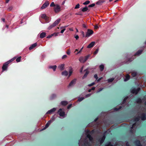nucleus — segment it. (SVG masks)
<instances>
[{
    "label": "nucleus",
    "instance_id": "f257e3e1",
    "mask_svg": "<svg viewBox=\"0 0 146 146\" xmlns=\"http://www.w3.org/2000/svg\"><path fill=\"white\" fill-rule=\"evenodd\" d=\"M95 132L94 130H92L91 131L89 130H87L86 131V135L87 137L89 139L90 141L92 142L94 140L93 137L91 136L90 134H92Z\"/></svg>",
    "mask_w": 146,
    "mask_h": 146
},
{
    "label": "nucleus",
    "instance_id": "f03ea898",
    "mask_svg": "<svg viewBox=\"0 0 146 146\" xmlns=\"http://www.w3.org/2000/svg\"><path fill=\"white\" fill-rule=\"evenodd\" d=\"M60 21V19H58L56 20L52 24L48 27V29L50 30L57 25L59 23Z\"/></svg>",
    "mask_w": 146,
    "mask_h": 146
},
{
    "label": "nucleus",
    "instance_id": "7ed1b4c3",
    "mask_svg": "<svg viewBox=\"0 0 146 146\" xmlns=\"http://www.w3.org/2000/svg\"><path fill=\"white\" fill-rule=\"evenodd\" d=\"M90 56V55L88 54L87 56H85L84 57H81L79 58V60L81 62L84 63L87 61Z\"/></svg>",
    "mask_w": 146,
    "mask_h": 146
},
{
    "label": "nucleus",
    "instance_id": "20e7f679",
    "mask_svg": "<svg viewBox=\"0 0 146 146\" xmlns=\"http://www.w3.org/2000/svg\"><path fill=\"white\" fill-rule=\"evenodd\" d=\"M94 33V31L92 30L88 29L86 32L85 35V37H88L90 36L91 35Z\"/></svg>",
    "mask_w": 146,
    "mask_h": 146
},
{
    "label": "nucleus",
    "instance_id": "39448f33",
    "mask_svg": "<svg viewBox=\"0 0 146 146\" xmlns=\"http://www.w3.org/2000/svg\"><path fill=\"white\" fill-rule=\"evenodd\" d=\"M106 137V136L104 134L101 137H100L98 139V141L100 142V143L101 144H102L104 142Z\"/></svg>",
    "mask_w": 146,
    "mask_h": 146
},
{
    "label": "nucleus",
    "instance_id": "423d86ee",
    "mask_svg": "<svg viewBox=\"0 0 146 146\" xmlns=\"http://www.w3.org/2000/svg\"><path fill=\"white\" fill-rule=\"evenodd\" d=\"M49 3L48 1H46L44 3L40 8V9H43L46 8L49 5Z\"/></svg>",
    "mask_w": 146,
    "mask_h": 146
},
{
    "label": "nucleus",
    "instance_id": "0eeeda50",
    "mask_svg": "<svg viewBox=\"0 0 146 146\" xmlns=\"http://www.w3.org/2000/svg\"><path fill=\"white\" fill-rule=\"evenodd\" d=\"M54 10L56 13H58L60 11V7L58 5H56L54 7Z\"/></svg>",
    "mask_w": 146,
    "mask_h": 146
},
{
    "label": "nucleus",
    "instance_id": "6e6552de",
    "mask_svg": "<svg viewBox=\"0 0 146 146\" xmlns=\"http://www.w3.org/2000/svg\"><path fill=\"white\" fill-rule=\"evenodd\" d=\"M9 64L7 62L5 63L2 67V69L3 71L6 70H7Z\"/></svg>",
    "mask_w": 146,
    "mask_h": 146
},
{
    "label": "nucleus",
    "instance_id": "1a4fd4ad",
    "mask_svg": "<svg viewBox=\"0 0 146 146\" xmlns=\"http://www.w3.org/2000/svg\"><path fill=\"white\" fill-rule=\"evenodd\" d=\"M58 113L59 114L60 116L61 117H63L65 115V112L62 111V109L61 108H60L58 112Z\"/></svg>",
    "mask_w": 146,
    "mask_h": 146
},
{
    "label": "nucleus",
    "instance_id": "9d476101",
    "mask_svg": "<svg viewBox=\"0 0 146 146\" xmlns=\"http://www.w3.org/2000/svg\"><path fill=\"white\" fill-rule=\"evenodd\" d=\"M134 143L136 146H142V145L141 143L140 142L139 140H136L134 142Z\"/></svg>",
    "mask_w": 146,
    "mask_h": 146
},
{
    "label": "nucleus",
    "instance_id": "9b49d317",
    "mask_svg": "<svg viewBox=\"0 0 146 146\" xmlns=\"http://www.w3.org/2000/svg\"><path fill=\"white\" fill-rule=\"evenodd\" d=\"M140 117L141 120H145L146 119V114L144 113H142Z\"/></svg>",
    "mask_w": 146,
    "mask_h": 146
},
{
    "label": "nucleus",
    "instance_id": "f8f14e48",
    "mask_svg": "<svg viewBox=\"0 0 146 146\" xmlns=\"http://www.w3.org/2000/svg\"><path fill=\"white\" fill-rule=\"evenodd\" d=\"M76 78H75L72 80V81H71L70 83L69 84V86H72L73 84H75L76 83Z\"/></svg>",
    "mask_w": 146,
    "mask_h": 146
},
{
    "label": "nucleus",
    "instance_id": "ddd939ff",
    "mask_svg": "<svg viewBox=\"0 0 146 146\" xmlns=\"http://www.w3.org/2000/svg\"><path fill=\"white\" fill-rule=\"evenodd\" d=\"M56 110V108H53L50 110L48 111L46 113L47 114H51L52 113L54 112Z\"/></svg>",
    "mask_w": 146,
    "mask_h": 146
},
{
    "label": "nucleus",
    "instance_id": "4468645a",
    "mask_svg": "<svg viewBox=\"0 0 146 146\" xmlns=\"http://www.w3.org/2000/svg\"><path fill=\"white\" fill-rule=\"evenodd\" d=\"M95 43L94 42H92L88 46L87 48H90L92 47L94 45Z\"/></svg>",
    "mask_w": 146,
    "mask_h": 146
},
{
    "label": "nucleus",
    "instance_id": "2eb2a0df",
    "mask_svg": "<svg viewBox=\"0 0 146 146\" xmlns=\"http://www.w3.org/2000/svg\"><path fill=\"white\" fill-rule=\"evenodd\" d=\"M37 46L36 43H35L32 44L31 46L29 48V49L31 50L34 48H35Z\"/></svg>",
    "mask_w": 146,
    "mask_h": 146
},
{
    "label": "nucleus",
    "instance_id": "dca6fc26",
    "mask_svg": "<svg viewBox=\"0 0 146 146\" xmlns=\"http://www.w3.org/2000/svg\"><path fill=\"white\" fill-rule=\"evenodd\" d=\"M131 92L133 94L135 93L136 94H137L138 92V90H137L135 88H133L131 90Z\"/></svg>",
    "mask_w": 146,
    "mask_h": 146
},
{
    "label": "nucleus",
    "instance_id": "f3484780",
    "mask_svg": "<svg viewBox=\"0 0 146 146\" xmlns=\"http://www.w3.org/2000/svg\"><path fill=\"white\" fill-rule=\"evenodd\" d=\"M84 71H86V72L82 78L83 79L85 78L88 75V74L89 72L87 70V69L85 70Z\"/></svg>",
    "mask_w": 146,
    "mask_h": 146
},
{
    "label": "nucleus",
    "instance_id": "a211bd4d",
    "mask_svg": "<svg viewBox=\"0 0 146 146\" xmlns=\"http://www.w3.org/2000/svg\"><path fill=\"white\" fill-rule=\"evenodd\" d=\"M58 33H54L53 34H51L50 35H48L47 37V38H50L52 36H57L58 35Z\"/></svg>",
    "mask_w": 146,
    "mask_h": 146
},
{
    "label": "nucleus",
    "instance_id": "6ab92c4d",
    "mask_svg": "<svg viewBox=\"0 0 146 146\" xmlns=\"http://www.w3.org/2000/svg\"><path fill=\"white\" fill-rule=\"evenodd\" d=\"M46 35V33L45 32H42L40 34V37L41 38H42L44 37Z\"/></svg>",
    "mask_w": 146,
    "mask_h": 146
},
{
    "label": "nucleus",
    "instance_id": "aec40b11",
    "mask_svg": "<svg viewBox=\"0 0 146 146\" xmlns=\"http://www.w3.org/2000/svg\"><path fill=\"white\" fill-rule=\"evenodd\" d=\"M83 145L84 146H91L90 143L87 141H85Z\"/></svg>",
    "mask_w": 146,
    "mask_h": 146
},
{
    "label": "nucleus",
    "instance_id": "412c9836",
    "mask_svg": "<svg viewBox=\"0 0 146 146\" xmlns=\"http://www.w3.org/2000/svg\"><path fill=\"white\" fill-rule=\"evenodd\" d=\"M140 119V117L139 116H137L135 117L133 119V121L135 122H137L139 121Z\"/></svg>",
    "mask_w": 146,
    "mask_h": 146
},
{
    "label": "nucleus",
    "instance_id": "4be33fe9",
    "mask_svg": "<svg viewBox=\"0 0 146 146\" xmlns=\"http://www.w3.org/2000/svg\"><path fill=\"white\" fill-rule=\"evenodd\" d=\"M51 122V121L50 120L45 125V127L44 128V129H45L47 128L50 125V124Z\"/></svg>",
    "mask_w": 146,
    "mask_h": 146
},
{
    "label": "nucleus",
    "instance_id": "5701e85b",
    "mask_svg": "<svg viewBox=\"0 0 146 146\" xmlns=\"http://www.w3.org/2000/svg\"><path fill=\"white\" fill-rule=\"evenodd\" d=\"M135 101L137 103L140 104L141 103L142 100L140 98H137L136 99Z\"/></svg>",
    "mask_w": 146,
    "mask_h": 146
},
{
    "label": "nucleus",
    "instance_id": "b1692460",
    "mask_svg": "<svg viewBox=\"0 0 146 146\" xmlns=\"http://www.w3.org/2000/svg\"><path fill=\"white\" fill-rule=\"evenodd\" d=\"M143 50H139L135 54V56L141 54Z\"/></svg>",
    "mask_w": 146,
    "mask_h": 146
},
{
    "label": "nucleus",
    "instance_id": "393cba45",
    "mask_svg": "<svg viewBox=\"0 0 146 146\" xmlns=\"http://www.w3.org/2000/svg\"><path fill=\"white\" fill-rule=\"evenodd\" d=\"M56 65H54L53 66H49V68L50 69H52L54 71L56 70Z\"/></svg>",
    "mask_w": 146,
    "mask_h": 146
},
{
    "label": "nucleus",
    "instance_id": "a878e982",
    "mask_svg": "<svg viewBox=\"0 0 146 146\" xmlns=\"http://www.w3.org/2000/svg\"><path fill=\"white\" fill-rule=\"evenodd\" d=\"M62 75L67 76L68 74V72L67 71L65 70L62 72Z\"/></svg>",
    "mask_w": 146,
    "mask_h": 146
},
{
    "label": "nucleus",
    "instance_id": "bb28decb",
    "mask_svg": "<svg viewBox=\"0 0 146 146\" xmlns=\"http://www.w3.org/2000/svg\"><path fill=\"white\" fill-rule=\"evenodd\" d=\"M64 64H62L60 65L59 66V68L61 70H63L64 69Z\"/></svg>",
    "mask_w": 146,
    "mask_h": 146
},
{
    "label": "nucleus",
    "instance_id": "cd10ccee",
    "mask_svg": "<svg viewBox=\"0 0 146 146\" xmlns=\"http://www.w3.org/2000/svg\"><path fill=\"white\" fill-rule=\"evenodd\" d=\"M104 2V1L102 0H100L98 1L96 3V4L98 5H101Z\"/></svg>",
    "mask_w": 146,
    "mask_h": 146
},
{
    "label": "nucleus",
    "instance_id": "c85d7f7f",
    "mask_svg": "<svg viewBox=\"0 0 146 146\" xmlns=\"http://www.w3.org/2000/svg\"><path fill=\"white\" fill-rule=\"evenodd\" d=\"M105 146H113L110 142H108L105 145Z\"/></svg>",
    "mask_w": 146,
    "mask_h": 146
},
{
    "label": "nucleus",
    "instance_id": "c756f323",
    "mask_svg": "<svg viewBox=\"0 0 146 146\" xmlns=\"http://www.w3.org/2000/svg\"><path fill=\"white\" fill-rule=\"evenodd\" d=\"M56 97V94H52L50 97V99L51 100H52L54 99Z\"/></svg>",
    "mask_w": 146,
    "mask_h": 146
},
{
    "label": "nucleus",
    "instance_id": "7c9ffc66",
    "mask_svg": "<svg viewBox=\"0 0 146 146\" xmlns=\"http://www.w3.org/2000/svg\"><path fill=\"white\" fill-rule=\"evenodd\" d=\"M61 103L62 105L64 106L68 104L67 102L66 101H62Z\"/></svg>",
    "mask_w": 146,
    "mask_h": 146
},
{
    "label": "nucleus",
    "instance_id": "2f4dec72",
    "mask_svg": "<svg viewBox=\"0 0 146 146\" xmlns=\"http://www.w3.org/2000/svg\"><path fill=\"white\" fill-rule=\"evenodd\" d=\"M88 10V8L86 6L85 7H84L82 9V11L83 12H85Z\"/></svg>",
    "mask_w": 146,
    "mask_h": 146
},
{
    "label": "nucleus",
    "instance_id": "473e14b6",
    "mask_svg": "<svg viewBox=\"0 0 146 146\" xmlns=\"http://www.w3.org/2000/svg\"><path fill=\"white\" fill-rule=\"evenodd\" d=\"M16 58V57H14L9 60L7 61V62L9 64L11 62H13V60H14Z\"/></svg>",
    "mask_w": 146,
    "mask_h": 146
},
{
    "label": "nucleus",
    "instance_id": "72a5a7b5",
    "mask_svg": "<svg viewBox=\"0 0 146 146\" xmlns=\"http://www.w3.org/2000/svg\"><path fill=\"white\" fill-rule=\"evenodd\" d=\"M128 98V97L127 96L125 97L123 99V101L122 104H124L126 102V101L127 100Z\"/></svg>",
    "mask_w": 146,
    "mask_h": 146
},
{
    "label": "nucleus",
    "instance_id": "f704fd0d",
    "mask_svg": "<svg viewBox=\"0 0 146 146\" xmlns=\"http://www.w3.org/2000/svg\"><path fill=\"white\" fill-rule=\"evenodd\" d=\"M72 69L71 67H70V69L69 70V77H70L72 74Z\"/></svg>",
    "mask_w": 146,
    "mask_h": 146
},
{
    "label": "nucleus",
    "instance_id": "c9c22d12",
    "mask_svg": "<svg viewBox=\"0 0 146 146\" xmlns=\"http://www.w3.org/2000/svg\"><path fill=\"white\" fill-rule=\"evenodd\" d=\"M130 78V76L129 74H127L126 77L125 78V81H127Z\"/></svg>",
    "mask_w": 146,
    "mask_h": 146
},
{
    "label": "nucleus",
    "instance_id": "e433bc0d",
    "mask_svg": "<svg viewBox=\"0 0 146 146\" xmlns=\"http://www.w3.org/2000/svg\"><path fill=\"white\" fill-rule=\"evenodd\" d=\"M131 129H131L130 130V132L132 134H133L134 132L135 131L136 128H135V129Z\"/></svg>",
    "mask_w": 146,
    "mask_h": 146
},
{
    "label": "nucleus",
    "instance_id": "4c0bfd02",
    "mask_svg": "<svg viewBox=\"0 0 146 146\" xmlns=\"http://www.w3.org/2000/svg\"><path fill=\"white\" fill-rule=\"evenodd\" d=\"M100 68L101 71H102L104 68V65L103 64H101L100 66Z\"/></svg>",
    "mask_w": 146,
    "mask_h": 146
},
{
    "label": "nucleus",
    "instance_id": "58836bf2",
    "mask_svg": "<svg viewBox=\"0 0 146 146\" xmlns=\"http://www.w3.org/2000/svg\"><path fill=\"white\" fill-rule=\"evenodd\" d=\"M134 127H135V128H136L137 127V123H135L132 125L131 127V129H133Z\"/></svg>",
    "mask_w": 146,
    "mask_h": 146
},
{
    "label": "nucleus",
    "instance_id": "ea45409f",
    "mask_svg": "<svg viewBox=\"0 0 146 146\" xmlns=\"http://www.w3.org/2000/svg\"><path fill=\"white\" fill-rule=\"evenodd\" d=\"M114 78H111L110 79H109L108 80V82H111L113 81L114 80Z\"/></svg>",
    "mask_w": 146,
    "mask_h": 146
},
{
    "label": "nucleus",
    "instance_id": "a19ab883",
    "mask_svg": "<svg viewBox=\"0 0 146 146\" xmlns=\"http://www.w3.org/2000/svg\"><path fill=\"white\" fill-rule=\"evenodd\" d=\"M122 108L121 106H120L118 108H114V110L115 111H118L119 110L121 109Z\"/></svg>",
    "mask_w": 146,
    "mask_h": 146
},
{
    "label": "nucleus",
    "instance_id": "79ce46f5",
    "mask_svg": "<svg viewBox=\"0 0 146 146\" xmlns=\"http://www.w3.org/2000/svg\"><path fill=\"white\" fill-rule=\"evenodd\" d=\"M21 56H19V57H18L16 59V61L17 62H20L21 61Z\"/></svg>",
    "mask_w": 146,
    "mask_h": 146
},
{
    "label": "nucleus",
    "instance_id": "37998d69",
    "mask_svg": "<svg viewBox=\"0 0 146 146\" xmlns=\"http://www.w3.org/2000/svg\"><path fill=\"white\" fill-rule=\"evenodd\" d=\"M90 1H86L85 2L83 3V4L84 5H86L89 4Z\"/></svg>",
    "mask_w": 146,
    "mask_h": 146
},
{
    "label": "nucleus",
    "instance_id": "c03bdc74",
    "mask_svg": "<svg viewBox=\"0 0 146 146\" xmlns=\"http://www.w3.org/2000/svg\"><path fill=\"white\" fill-rule=\"evenodd\" d=\"M84 99V97H80L78 99V101L79 102H81L82 100H83Z\"/></svg>",
    "mask_w": 146,
    "mask_h": 146
},
{
    "label": "nucleus",
    "instance_id": "a18cd8bd",
    "mask_svg": "<svg viewBox=\"0 0 146 146\" xmlns=\"http://www.w3.org/2000/svg\"><path fill=\"white\" fill-rule=\"evenodd\" d=\"M82 27L83 28H85V29H86L88 27V26L84 24H82Z\"/></svg>",
    "mask_w": 146,
    "mask_h": 146
},
{
    "label": "nucleus",
    "instance_id": "49530a36",
    "mask_svg": "<svg viewBox=\"0 0 146 146\" xmlns=\"http://www.w3.org/2000/svg\"><path fill=\"white\" fill-rule=\"evenodd\" d=\"M56 5H55L54 3V2H52L50 5V6L51 7H55V6Z\"/></svg>",
    "mask_w": 146,
    "mask_h": 146
},
{
    "label": "nucleus",
    "instance_id": "de8ad7c7",
    "mask_svg": "<svg viewBox=\"0 0 146 146\" xmlns=\"http://www.w3.org/2000/svg\"><path fill=\"white\" fill-rule=\"evenodd\" d=\"M41 17L43 19H46V16L45 14H43L41 16Z\"/></svg>",
    "mask_w": 146,
    "mask_h": 146
},
{
    "label": "nucleus",
    "instance_id": "09e8293b",
    "mask_svg": "<svg viewBox=\"0 0 146 146\" xmlns=\"http://www.w3.org/2000/svg\"><path fill=\"white\" fill-rule=\"evenodd\" d=\"M80 4L78 3L77 5H76L74 8L75 9H77L80 8Z\"/></svg>",
    "mask_w": 146,
    "mask_h": 146
},
{
    "label": "nucleus",
    "instance_id": "8fccbe9b",
    "mask_svg": "<svg viewBox=\"0 0 146 146\" xmlns=\"http://www.w3.org/2000/svg\"><path fill=\"white\" fill-rule=\"evenodd\" d=\"M131 75L133 77H135L137 75V73L136 72H133L132 73Z\"/></svg>",
    "mask_w": 146,
    "mask_h": 146
},
{
    "label": "nucleus",
    "instance_id": "3c124183",
    "mask_svg": "<svg viewBox=\"0 0 146 146\" xmlns=\"http://www.w3.org/2000/svg\"><path fill=\"white\" fill-rule=\"evenodd\" d=\"M81 34L82 35V38L85 37V35L84 32L83 31H82L81 32Z\"/></svg>",
    "mask_w": 146,
    "mask_h": 146
},
{
    "label": "nucleus",
    "instance_id": "603ef678",
    "mask_svg": "<svg viewBox=\"0 0 146 146\" xmlns=\"http://www.w3.org/2000/svg\"><path fill=\"white\" fill-rule=\"evenodd\" d=\"M95 5V4L94 3H93L91 5H88V7H93Z\"/></svg>",
    "mask_w": 146,
    "mask_h": 146
},
{
    "label": "nucleus",
    "instance_id": "864d4df0",
    "mask_svg": "<svg viewBox=\"0 0 146 146\" xmlns=\"http://www.w3.org/2000/svg\"><path fill=\"white\" fill-rule=\"evenodd\" d=\"M98 50H99L98 48L96 49V50L94 52V54H97L98 53Z\"/></svg>",
    "mask_w": 146,
    "mask_h": 146
},
{
    "label": "nucleus",
    "instance_id": "5fc2aeb1",
    "mask_svg": "<svg viewBox=\"0 0 146 146\" xmlns=\"http://www.w3.org/2000/svg\"><path fill=\"white\" fill-rule=\"evenodd\" d=\"M67 57V56L66 55H64L62 57V59H64V58H66Z\"/></svg>",
    "mask_w": 146,
    "mask_h": 146
},
{
    "label": "nucleus",
    "instance_id": "6e6d98bb",
    "mask_svg": "<svg viewBox=\"0 0 146 146\" xmlns=\"http://www.w3.org/2000/svg\"><path fill=\"white\" fill-rule=\"evenodd\" d=\"M83 47L80 49V50L79 51V52H78L76 54H79V53H80V52H82V50L83 49Z\"/></svg>",
    "mask_w": 146,
    "mask_h": 146
},
{
    "label": "nucleus",
    "instance_id": "4d7b16f0",
    "mask_svg": "<svg viewBox=\"0 0 146 146\" xmlns=\"http://www.w3.org/2000/svg\"><path fill=\"white\" fill-rule=\"evenodd\" d=\"M94 77L97 80L98 78V75L97 74H95L94 76Z\"/></svg>",
    "mask_w": 146,
    "mask_h": 146
},
{
    "label": "nucleus",
    "instance_id": "13d9d810",
    "mask_svg": "<svg viewBox=\"0 0 146 146\" xmlns=\"http://www.w3.org/2000/svg\"><path fill=\"white\" fill-rule=\"evenodd\" d=\"M13 9V7L12 6L8 8V10L9 11H11Z\"/></svg>",
    "mask_w": 146,
    "mask_h": 146
},
{
    "label": "nucleus",
    "instance_id": "bf43d9fd",
    "mask_svg": "<svg viewBox=\"0 0 146 146\" xmlns=\"http://www.w3.org/2000/svg\"><path fill=\"white\" fill-rule=\"evenodd\" d=\"M65 30H66V29H65V28L64 29H63L62 30H61V31H60V33H63Z\"/></svg>",
    "mask_w": 146,
    "mask_h": 146
},
{
    "label": "nucleus",
    "instance_id": "052dcab7",
    "mask_svg": "<svg viewBox=\"0 0 146 146\" xmlns=\"http://www.w3.org/2000/svg\"><path fill=\"white\" fill-rule=\"evenodd\" d=\"M94 84H95V83L94 82H93V83H92L91 84H89L88 85V86H93Z\"/></svg>",
    "mask_w": 146,
    "mask_h": 146
},
{
    "label": "nucleus",
    "instance_id": "680f3d73",
    "mask_svg": "<svg viewBox=\"0 0 146 146\" xmlns=\"http://www.w3.org/2000/svg\"><path fill=\"white\" fill-rule=\"evenodd\" d=\"M91 94L90 93V94H88L86 95V98L90 96H91Z\"/></svg>",
    "mask_w": 146,
    "mask_h": 146
},
{
    "label": "nucleus",
    "instance_id": "e2e57ef3",
    "mask_svg": "<svg viewBox=\"0 0 146 146\" xmlns=\"http://www.w3.org/2000/svg\"><path fill=\"white\" fill-rule=\"evenodd\" d=\"M74 37L76 38V40L78 39L79 38V36L78 35H76Z\"/></svg>",
    "mask_w": 146,
    "mask_h": 146
},
{
    "label": "nucleus",
    "instance_id": "0e129e2a",
    "mask_svg": "<svg viewBox=\"0 0 146 146\" xmlns=\"http://www.w3.org/2000/svg\"><path fill=\"white\" fill-rule=\"evenodd\" d=\"M99 28V27L97 25H96L94 26V29H98Z\"/></svg>",
    "mask_w": 146,
    "mask_h": 146
},
{
    "label": "nucleus",
    "instance_id": "69168bd1",
    "mask_svg": "<svg viewBox=\"0 0 146 146\" xmlns=\"http://www.w3.org/2000/svg\"><path fill=\"white\" fill-rule=\"evenodd\" d=\"M72 106V104H70L68 106V107H67V108L68 109H69L70 108V107H71Z\"/></svg>",
    "mask_w": 146,
    "mask_h": 146
},
{
    "label": "nucleus",
    "instance_id": "338daca9",
    "mask_svg": "<svg viewBox=\"0 0 146 146\" xmlns=\"http://www.w3.org/2000/svg\"><path fill=\"white\" fill-rule=\"evenodd\" d=\"M70 52L69 50H68V51L67 52V54L70 55Z\"/></svg>",
    "mask_w": 146,
    "mask_h": 146
},
{
    "label": "nucleus",
    "instance_id": "774afa93",
    "mask_svg": "<svg viewBox=\"0 0 146 146\" xmlns=\"http://www.w3.org/2000/svg\"><path fill=\"white\" fill-rule=\"evenodd\" d=\"M133 60H131V58H129L128 59V62H130L132 61Z\"/></svg>",
    "mask_w": 146,
    "mask_h": 146
}]
</instances>
